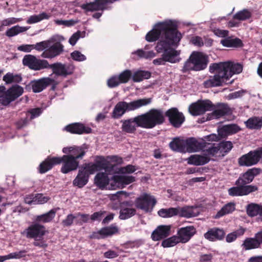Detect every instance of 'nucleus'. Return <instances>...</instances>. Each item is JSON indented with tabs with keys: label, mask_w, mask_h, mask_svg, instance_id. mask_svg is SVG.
I'll return each mask as SVG.
<instances>
[{
	"label": "nucleus",
	"mask_w": 262,
	"mask_h": 262,
	"mask_svg": "<svg viewBox=\"0 0 262 262\" xmlns=\"http://www.w3.org/2000/svg\"><path fill=\"white\" fill-rule=\"evenodd\" d=\"M245 123L249 128L258 129L262 126V119L256 117H251Z\"/></svg>",
	"instance_id": "obj_42"
},
{
	"label": "nucleus",
	"mask_w": 262,
	"mask_h": 262,
	"mask_svg": "<svg viewBox=\"0 0 262 262\" xmlns=\"http://www.w3.org/2000/svg\"><path fill=\"white\" fill-rule=\"evenodd\" d=\"M235 184L236 186L231 187L228 189V193L231 196L245 195L257 189V187L253 185L245 186L236 183Z\"/></svg>",
	"instance_id": "obj_18"
},
{
	"label": "nucleus",
	"mask_w": 262,
	"mask_h": 262,
	"mask_svg": "<svg viewBox=\"0 0 262 262\" xmlns=\"http://www.w3.org/2000/svg\"><path fill=\"white\" fill-rule=\"evenodd\" d=\"M22 20V18L9 17L3 20L1 24L2 26H9Z\"/></svg>",
	"instance_id": "obj_56"
},
{
	"label": "nucleus",
	"mask_w": 262,
	"mask_h": 262,
	"mask_svg": "<svg viewBox=\"0 0 262 262\" xmlns=\"http://www.w3.org/2000/svg\"><path fill=\"white\" fill-rule=\"evenodd\" d=\"M85 32L78 31L74 33L69 40V43L72 46H74L80 38L84 37Z\"/></svg>",
	"instance_id": "obj_54"
},
{
	"label": "nucleus",
	"mask_w": 262,
	"mask_h": 262,
	"mask_svg": "<svg viewBox=\"0 0 262 262\" xmlns=\"http://www.w3.org/2000/svg\"><path fill=\"white\" fill-rule=\"evenodd\" d=\"M247 212L248 214L251 216H256L257 214L262 216V206L251 204L248 206Z\"/></svg>",
	"instance_id": "obj_45"
},
{
	"label": "nucleus",
	"mask_w": 262,
	"mask_h": 262,
	"mask_svg": "<svg viewBox=\"0 0 262 262\" xmlns=\"http://www.w3.org/2000/svg\"><path fill=\"white\" fill-rule=\"evenodd\" d=\"M47 233L48 231L45 226L35 220L22 232V234L27 238L34 239L33 243L34 246L42 248H45L48 246L46 241L43 239V237Z\"/></svg>",
	"instance_id": "obj_5"
},
{
	"label": "nucleus",
	"mask_w": 262,
	"mask_h": 262,
	"mask_svg": "<svg viewBox=\"0 0 262 262\" xmlns=\"http://www.w3.org/2000/svg\"><path fill=\"white\" fill-rule=\"evenodd\" d=\"M221 43L223 46L226 47H240L243 45L241 39L235 38H227L221 40Z\"/></svg>",
	"instance_id": "obj_41"
},
{
	"label": "nucleus",
	"mask_w": 262,
	"mask_h": 262,
	"mask_svg": "<svg viewBox=\"0 0 262 262\" xmlns=\"http://www.w3.org/2000/svg\"><path fill=\"white\" fill-rule=\"evenodd\" d=\"M151 74L147 71L139 70L135 72L133 75V80L135 82H140L144 79H147L150 77Z\"/></svg>",
	"instance_id": "obj_44"
},
{
	"label": "nucleus",
	"mask_w": 262,
	"mask_h": 262,
	"mask_svg": "<svg viewBox=\"0 0 262 262\" xmlns=\"http://www.w3.org/2000/svg\"><path fill=\"white\" fill-rule=\"evenodd\" d=\"M107 83L109 88H112L118 86L121 82L118 76H114L107 80Z\"/></svg>",
	"instance_id": "obj_59"
},
{
	"label": "nucleus",
	"mask_w": 262,
	"mask_h": 262,
	"mask_svg": "<svg viewBox=\"0 0 262 262\" xmlns=\"http://www.w3.org/2000/svg\"><path fill=\"white\" fill-rule=\"evenodd\" d=\"M65 38L60 35H55L48 39L49 44L42 53L41 56L46 58H52L60 55L63 51V46L61 42Z\"/></svg>",
	"instance_id": "obj_8"
},
{
	"label": "nucleus",
	"mask_w": 262,
	"mask_h": 262,
	"mask_svg": "<svg viewBox=\"0 0 262 262\" xmlns=\"http://www.w3.org/2000/svg\"><path fill=\"white\" fill-rule=\"evenodd\" d=\"M208 56L200 52H193L185 62L182 71L185 73L190 71H201L207 67Z\"/></svg>",
	"instance_id": "obj_7"
},
{
	"label": "nucleus",
	"mask_w": 262,
	"mask_h": 262,
	"mask_svg": "<svg viewBox=\"0 0 262 262\" xmlns=\"http://www.w3.org/2000/svg\"><path fill=\"white\" fill-rule=\"evenodd\" d=\"M260 243L261 242L256 237V238H247L244 241L242 246L246 250H248L258 248Z\"/></svg>",
	"instance_id": "obj_39"
},
{
	"label": "nucleus",
	"mask_w": 262,
	"mask_h": 262,
	"mask_svg": "<svg viewBox=\"0 0 262 262\" xmlns=\"http://www.w3.org/2000/svg\"><path fill=\"white\" fill-rule=\"evenodd\" d=\"M30 27H23L18 25L14 26L8 29L5 32V34L9 37H12L19 33L27 31Z\"/></svg>",
	"instance_id": "obj_37"
},
{
	"label": "nucleus",
	"mask_w": 262,
	"mask_h": 262,
	"mask_svg": "<svg viewBox=\"0 0 262 262\" xmlns=\"http://www.w3.org/2000/svg\"><path fill=\"white\" fill-rule=\"evenodd\" d=\"M156 203L157 201L154 196L146 193L137 198L135 202L136 207L145 212H151Z\"/></svg>",
	"instance_id": "obj_10"
},
{
	"label": "nucleus",
	"mask_w": 262,
	"mask_h": 262,
	"mask_svg": "<svg viewBox=\"0 0 262 262\" xmlns=\"http://www.w3.org/2000/svg\"><path fill=\"white\" fill-rule=\"evenodd\" d=\"M225 235L224 230L219 228H211L204 235L206 239L211 242L221 241L224 238Z\"/></svg>",
	"instance_id": "obj_24"
},
{
	"label": "nucleus",
	"mask_w": 262,
	"mask_h": 262,
	"mask_svg": "<svg viewBox=\"0 0 262 262\" xmlns=\"http://www.w3.org/2000/svg\"><path fill=\"white\" fill-rule=\"evenodd\" d=\"M54 162V163L58 164L62 163L61 172L63 173H68L70 171L76 170L79 164L78 160L66 155L61 157H56Z\"/></svg>",
	"instance_id": "obj_11"
},
{
	"label": "nucleus",
	"mask_w": 262,
	"mask_h": 262,
	"mask_svg": "<svg viewBox=\"0 0 262 262\" xmlns=\"http://www.w3.org/2000/svg\"><path fill=\"white\" fill-rule=\"evenodd\" d=\"M164 113L161 110L151 109L148 112L134 118L122 120V129L127 133H134L137 127L152 128L164 121Z\"/></svg>",
	"instance_id": "obj_3"
},
{
	"label": "nucleus",
	"mask_w": 262,
	"mask_h": 262,
	"mask_svg": "<svg viewBox=\"0 0 262 262\" xmlns=\"http://www.w3.org/2000/svg\"><path fill=\"white\" fill-rule=\"evenodd\" d=\"M123 204L125 205L126 207H122L120 211L119 218L121 220H126L134 215L136 211L135 209L132 207H129L130 205L128 202L124 203Z\"/></svg>",
	"instance_id": "obj_33"
},
{
	"label": "nucleus",
	"mask_w": 262,
	"mask_h": 262,
	"mask_svg": "<svg viewBox=\"0 0 262 262\" xmlns=\"http://www.w3.org/2000/svg\"><path fill=\"white\" fill-rule=\"evenodd\" d=\"M235 209V205L234 203H229L224 205L222 209L217 212L215 216V219L220 218L225 215L232 213Z\"/></svg>",
	"instance_id": "obj_40"
},
{
	"label": "nucleus",
	"mask_w": 262,
	"mask_h": 262,
	"mask_svg": "<svg viewBox=\"0 0 262 262\" xmlns=\"http://www.w3.org/2000/svg\"><path fill=\"white\" fill-rule=\"evenodd\" d=\"M179 243L180 242L177 235H173L163 240L161 245L164 248H169L173 247Z\"/></svg>",
	"instance_id": "obj_48"
},
{
	"label": "nucleus",
	"mask_w": 262,
	"mask_h": 262,
	"mask_svg": "<svg viewBox=\"0 0 262 262\" xmlns=\"http://www.w3.org/2000/svg\"><path fill=\"white\" fill-rule=\"evenodd\" d=\"M169 147L173 151L184 152L185 139L176 138L170 142Z\"/></svg>",
	"instance_id": "obj_34"
},
{
	"label": "nucleus",
	"mask_w": 262,
	"mask_h": 262,
	"mask_svg": "<svg viewBox=\"0 0 262 262\" xmlns=\"http://www.w3.org/2000/svg\"><path fill=\"white\" fill-rule=\"evenodd\" d=\"M76 218V216H74L72 214H69L66 219L62 221V224L64 226H71L73 223L74 220Z\"/></svg>",
	"instance_id": "obj_64"
},
{
	"label": "nucleus",
	"mask_w": 262,
	"mask_h": 262,
	"mask_svg": "<svg viewBox=\"0 0 262 262\" xmlns=\"http://www.w3.org/2000/svg\"><path fill=\"white\" fill-rule=\"evenodd\" d=\"M187 163L189 165L195 166L203 165L210 161L209 157L205 153L203 155H193L186 159Z\"/></svg>",
	"instance_id": "obj_28"
},
{
	"label": "nucleus",
	"mask_w": 262,
	"mask_h": 262,
	"mask_svg": "<svg viewBox=\"0 0 262 262\" xmlns=\"http://www.w3.org/2000/svg\"><path fill=\"white\" fill-rule=\"evenodd\" d=\"M170 123L175 127H179L185 120V117L182 113L176 108H171L165 113Z\"/></svg>",
	"instance_id": "obj_19"
},
{
	"label": "nucleus",
	"mask_w": 262,
	"mask_h": 262,
	"mask_svg": "<svg viewBox=\"0 0 262 262\" xmlns=\"http://www.w3.org/2000/svg\"><path fill=\"white\" fill-rule=\"evenodd\" d=\"M112 181L114 183L116 187H119L128 185L135 181V178L126 173H121L119 175L114 176Z\"/></svg>",
	"instance_id": "obj_25"
},
{
	"label": "nucleus",
	"mask_w": 262,
	"mask_h": 262,
	"mask_svg": "<svg viewBox=\"0 0 262 262\" xmlns=\"http://www.w3.org/2000/svg\"><path fill=\"white\" fill-rule=\"evenodd\" d=\"M244 232V229H239L236 231L228 234L226 237V241L227 243L233 242L237 238V237L243 235Z\"/></svg>",
	"instance_id": "obj_52"
},
{
	"label": "nucleus",
	"mask_w": 262,
	"mask_h": 262,
	"mask_svg": "<svg viewBox=\"0 0 262 262\" xmlns=\"http://www.w3.org/2000/svg\"><path fill=\"white\" fill-rule=\"evenodd\" d=\"M170 225H160L152 232L151 237L153 241H158L167 237L170 233Z\"/></svg>",
	"instance_id": "obj_23"
},
{
	"label": "nucleus",
	"mask_w": 262,
	"mask_h": 262,
	"mask_svg": "<svg viewBox=\"0 0 262 262\" xmlns=\"http://www.w3.org/2000/svg\"><path fill=\"white\" fill-rule=\"evenodd\" d=\"M218 145L220 150V154L222 156H224L225 154L229 151L232 148V143L230 141H223Z\"/></svg>",
	"instance_id": "obj_51"
},
{
	"label": "nucleus",
	"mask_w": 262,
	"mask_h": 262,
	"mask_svg": "<svg viewBox=\"0 0 262 262\" xmlns=\"http://www.w3.org/2000/svg\"><path fill=\"white\" fill-rule=\"evenodd\" d=\"M257 163V157L254 151H250L238 159L239 165L243 166H251L256 164Z\"/></svg>",
	"instance_id": "obj_27"
},
{
	"label": "nucleus",
	"mask_w": 262,
	"mask_h": 262,
	"mask_svg": "<svg viewBox=\"0 0 262 262\" xmlns=\"http://www.w3.org/2000/svg\"><path fill=\"white\" fill-rule=\"evenodd\" d=\"M206 142L203 140H198L195 138L185 139L184 152H194L202 150L205 147Z\"/></svg>",
	"instance_id": "obj_15"
},
{
	"label": "nucleus",
	"mask_w": 262,
	"mask_h": 262,
	"mask_svg": "<svg viewBox=\"0 0 262 262\" xmlns=\"http://www.w3.org/2000/svg\"><path fill=\"white\" fill-rule=\"evenodd\" d=\"M71 57L76 61H82L86 59V57L78 51H75L71 54Z\"/></svg>",
	"instance_id": "obj_60"
},
{
	"label": "nucleus",
	"mask_w": 262,
	"mask_h": 262,
	"mask_svg": "<svg viewBox=\"0 0 262 262\" xmlns=\"http://www.w3.org/2000/svg\"><path fill=\"white\" fill-rule=\"evenodd\" d=\"M132 72L129 70H126L121 73L118 76L121 83H124L128 82L132 76Z\"/></svg>",
	"instance_id": "obj_55"
},
{
	"label": "nucleus",
	"mask_w": 262,
	"mask_h": 262,
	"mask_svg": "<svg viewBox=\"0 0 262 262\" xmlns=\"http://www.w3.org/2000/svg\"><path fill=\"white\" fill-rule=\"evenodd\" d=\"M258 173V169L254 168L249 169L236 180V184L248 186L247 184L251 183L253 181L254 176Z\"/></svg>",
	"instance_id": "obj_26"
},
{
	"label": "nucleus",
	"mask_w": 262,
	"mask_h": 262,
	"mask_svg": "<svg viewBox=\"0 0 262 262\" xmlns=\"http://www.w3.org/2000/svg\"><path fill=\"white\" fill-rule=\"evenodd\" d=\"M55 23L58 25H64L66 26L70 27L73 26L76 23H77L78 21L72 19L69 20L57 19L55 20Z\"/></svg>",
	"instance_id": "obj_62"
},
{
	"label": "nucleus",
	"mask_w": 262,
	"mask_h": 262,
	"mask_svg": "<svg viewBox=\"0 0 262 262\" xmlns=\"http://www.w3.org/2000/svg\"><path fill=\"white\" fill-rule=\"evenodd\" d=\"M27 256H30V254H27V251L23 250L10 253L7 255V257L8 260L11 259L25 258Z\"/></svg>",
	"instance_id": "obj_49"
},
{
	"label": "nucleus",
	"mask_w": 262,
	"mask_h": 262,
	"mask_svg": "<svg viewBox=\"0 0 262 262\" xmlns=\"http://www.w3.org/2000/svg\"><path fill=\"white\" fill-rule=\"evenodd\" d=\"M190 42L192 44L201 47L204 45L203 40L201 37L195 36L191 37Z\"/></svg>",
	"instance_id": "obj_63"
},
{
	"label": "nucleus",
	"mask_w": 262,
	"mask_h": 262,
	"mask_svg": "<svg viewBox=\"0 0 262 262\" xmlns=\"http://www.w3.org/2000/svg\"><path fill=\"white\" fill-rule=\"evenodd\" d=\"M118 159L117 156L108 157L106 159L100 157L96 160L95 163L85 164L79 170L77 176L73 180V185L79 188L83 187L88 182L89 175L96 171L104 169L105 171L110 172L112 171L113 166L110 163L109 159L118 162Z\"/></svg>",
	"instance_id": "obj_4"
},
{
	"label": "nucleus",
	"mask_w": 262,
	"mask_h": 262,
	"mask_svg": "<svg viewBox=\"0 0 262 262\" xmlns=\"http://www.w3.org/2000/svg\"><path fill=\"white\" fill-rule=\"evenodd\" d=\"M58 82L55 79L51 77H45L37 80L31 81L30 85L34 93H39L49 85H57Z\"/></svg>",
	"instance_id": "obj_17"
},
{
	"label": "nucleus",
	"mask_w": 262,
	"mask_h": 262,
	"mask_svg": "<svg viewBox=\"0 0 262 262\" xmlns=\"http://www.w3.org/2000/svg\"><path fill=\"white\" fill-rule=\"evenodd\" d=\"M195 233V228L193 226H189L179 229L177 231V236L180 243H186Z\"/></svg>",
	"instance_id": "obj_20"
},
{
	"label": "nucleus",
	"mask_w": 262,
	"mask_h": 262,
	"mask_svg": "<svg viewBox=\"0 0 262 262\" xmlns=\"http://www.w3.org/2000/svg\"><path fill=\"white\" fill-rule=\"evenodd\" d=\"M240 130V128L236 124H229L222 126L218 129L219 135L221 137L235 134Z\"/></svg>",
	"instance_id": "obj_32"
},
{
	"label": "nucleus",
	"mask_w": 262,
	"mask_h": 262,
	"mask_svg": "<svg viewBox=\"0 0 262 262\" xmlns=\"http://www.w3.org/2000/svg\"><path fill=\"white\" fill-rule=\"evenodd\" d=\"M23 93V88L18 85H13L7 90L5 86L0 85V104L8 105Z\"/></svg>",
	"instance_id": "obj_9"
},
{
	"label": "nucleus",
	"mask_w": 262,
	"mask_h": 262,
	"mask_svg": "<svg viewBox=\"0 0 262 262\" xmlns=\"http://www.w3.org/2000/svg\"><path fill=\"white\" fill-rule=\"evenodd\" d=\"M158 215L163 218H169L177 215V207L162 208L158 212Z\"/></svg>",
	"instance_id": "obj_46"
},
{
	"label": "nucleus",
	"mask_w": 262,
	"mask_h": 262,
	"mask_svg": "<svg viewBox=\"0 0 262 262\" xmlns=\"http://www.w3.org/2000/svg\"><path fill=\"white\" fill-rule=\"evenodd\" d=\"M136 55L138 58L151 59L156 56V54L153 51H145L142 49L138 50L132 53Z\"/></svg>",
	"instance_id": "obj_47"
},
{
	"label": "nucleus",
	"mask_w": 262,
	"mask_h": 262,
	"mask_svg": "<svg viewBox=\"0 0 262 262\" xmlns=\"http://www.w3.org/2000/svg\"><path fill=\"white\" fill-rule=\"evenodd\" d=\"M3 80L6 84H9L20 82L22 77L20 74L8 72L3 76Z\"/></svg>",
	"instance_id": "obj_36"
},
{
	"label": "nucleus",
	"mask_w": 262,
	"mask_h": 262,
	"mask_svg": "<svg viewBox=\"0 0 262 262\" xmlns=\"http://www.w3.org/2000/svg\"><path fill=\"white\" fill-rule=\"evenodd\" d=\"M229 107L224 104H219L211 114H209L208 119H219L228 113Z\"/></svg>",
	"instance_id": "obj_31"
},
{
	"label": "nucleus",
	"mask_w": 262,
	"mask_h": 262,
	"mask_svg": "<svg viewBox=\"0 0 262 262\" xmlns=\"http://www.w3.org/2000/svg\"><path fill=\"white\" fill-rule=\"evenodd\" d=\"M62 151L66 155L71 156L77 160L82 159L85 154V149L83 147L77 146L63 147Z\"/></svg>",
	"instance_id": "obj_22"
},
{
	"label": "nucleus",
	"mask_w": 262,
	"mask_h": 262,
	"mask_svg": "<svg viewBox=\"0 0 262 262\" xmlns=\"http://www.w3.org/2000/svg\"><path fill=\"white\" fill-rule=\"evenodd\" d=\"M181 38V34L177 31L175 22L170 19L155 24L145 36L148 42L159 39L156 50L158 53L163 52L165 60L171 63H178L182 60L181 51L169 48L177 46Z\"/></svg>",
	"instance_id": "obj_1"
},
{
	"label": "nucleus",
	"mask_w": 262,
	"mask_h": 262,
	"mask_svg": "<svg viewBox=\"0 0 262 262\" xmlns=\"http://www.w3.org/2000/svg\"><path fill=\"white\" fill-rule=\"evenodd\" d=\"M56 157H48L43 162L40 163L39 167V171L43 173L51 169L53 166L58 164L54 163L55 159Z\"/></svg>",
	"instance_id": "obj_35"
},
{
	"label": "nucleus",
	"mask_w": 262,
	"mask_h": 262,
	"mask_svg": "<svg viewBox=\"0 0 262 262\" xmlns=\"http://www.w3.org/2000/svg\"><path fill=\"white\" fill-rule=\"evenodd\" d=\"M242 71L243 66L239 63L231 61L212 63L209 66V71L215 74L205 80L204 85L205 88L223 85L227 83V81L233 75L239 74Z\"/></svg>",
	"instance_id": "obj_2"
},
{
	"label": "nucleus",
	"mask_w": 262,
	"mask_h": 262,
	"mask_svg": "<svg viewBox=\"0 0 262 262\" xmlns=\"http://www.w3.org/2000/svg\"><path fill=\"white\" fill-rule=\"evenodd\" d=\"M65 129L69 132L74 134H82L90 133L92 129L89 127H85L80 123H74L65 127Z\"/></svg>",
	"instance_id": "obj_29"
},
{
	"label": "nucleus",
	"mask_w": 262,
	"mask_h": 262,
	"mask_svg": "<svg viewBox=\"0 0 262 262\" xmlns=\"http://www.w3.org/2000/svg\"><path fill=\"white\" fill-rule=\"evenodd\" d=\"M152 102L151 98H144L135 100L130 102L120 101L116 104L112 112V117L119 118L126 112L133 111L141 107L148 105Z\"/></svg>",
	"instance_id": "obj_6"
},
{
	"label": "nucleus",
	"mask_w": 262,
	"mask_h": 262,
	"mask_svg": "<svg viewBox=\"0 0 262 262\" xmlns=\"http://www.w3.org/2000/svg\"><path fill=\"white\" fill-rule=\"evenodd\" d=\"M205 154H206L209 158L210 156H214L217 155H221L219 145L209 147L205 151Z\"/></svg>",
	"instance_id": "obj_57"
},
{
	"label": "nucleus",
	"mask_w": 262,
	"mask_h": 262,
	"mask_svg": "<svg viewBox=\"0 0 262 262\" xmlns=\"http://www.w3.org/2000/svg\"><path fill=\"white\" fill-rule=\"evenodd\" d=\"M102 6L98 2L91 3L86 4H83L81 8L87 11H94L100 9Z\"/></svg>",
	"instance_id": "obj_53"
},
{
	"label": "nucleus",
	"mask_w": 262,
	"mask_h": 262,
	"mask_svg": "<svg viewBox=\"0 0 262 262\" xmlns=\"http://www.w3.org/2000/svg\"><path fill=\"white\" fill-rule=\"evenodd\" d=\"M189 112L193 116H199L207 111L214 110V106L208 100L198 101L189 106Z\"/></svg>",
	"instance_id": "obj_12"
},
{
	"label": "nucleus",
	"mask_w": 262,
	"mask_h": 262,
	"mask_svg": "<svg viewBox=\"0 0 262 262\" xmlns=\"http://www.w3.org/2000/svg\"><path fill=\"white\" fill-rule=\"evenodd\" d=\"M251 16V12L250 11L244 9L237 12L233 18L239 20H245L250 18Z\"/></svg>",
	"instance_id": "obj_50"
},
{
	"label": "nucleus",
	"mask_w": 262,
	"mask_h": 262,
	"mask_svg": "<svg viewBox=\"0 0 262 262\" xmlns=\"http://www.w3.org/2000/svg\"><path fill=\"white\" fill-rule=\"evenodd\" d=\"M47 68L51 69L53 73L57 76L66 77L73 73L74 67L70 64H63L56 62L52 64H49Z\"/></svg>",
	"instance_id": "obj_16"
},
{
	"label": "nucleus",
	"mask_w": 262,
	"mask_h": 262,
	"mask_svg": "<svg viewBox=\"0 0 262 262\" xmlns=\"http://www.w3.org/2000/svg\"><path fill=\"white\" fill-rule=\"evenodd\" d=\"M55 213V211L52 209L46 213L36 216L35 221L40 224L49 223L54 218Z\"/></svg>",
	"instance_id": "obj_38"
},
{
	"label": "nucleus",
	"mask_w": 262,
	"mask_h": 262,
	"mask_svg": "<svg viewBox=\"0 0 262 262\" xmlns=\"http://www.w3.org/2000/svg\"><path fill=\"white\" fill-rule=\"evenodd\" d=\"M177 215L180 217L190 218L198 215L200 213L199 209L196 206H185L182 207H177Z\"/></svg>",
	"instance_id": "obj_21"
},
{
	"label": "nucleus",
	"mask_w": 262,
	"mask_h": 262,
	"mask_svg": "<svg viewBox=\"0 0 262 262\" xmlns=\"http://www.w3.org/2000/svg\"><path fill=\"white\" fill-rule=\"evenodd\" d=\"M51 17V14L46 12H42L38 15L30 16L27 20L28 24H32L39 22L43 19H48Z\"/></svg>",
	"instance_id": "obj_43"
},
{
	"label": "nucleus",
	"mask_w": 262,
	"mask_h": 262,
	"mask_svg": "<svg viewBox=\"0 0 262 262\" xmlns=\"http://www.w3.org/2000/svg\"><path fill=\"white\" fill-rule=\"evenodd\" d=\"M23 64L34 70H39L47 68L49 63L46 60L37 59L32 55H26L23 59Z\"/></svg>",
	"instance_id": "obj_13"
},
{
	"label": "nucleus",
	"mask_w": 262,
	"mask_h": 262,
	"mask_svg": "<svg viewBox=\"0 0 262 262\" xmlns=\"http://www.w3.org/2000/svg\"><path fill=\"white\" fill-rule=\"evenodd\" d=\"M110 163L113 165V168H114V165L111 162ZM113 170L114 169H113L112 171L110 172L105 171V172H99L97 173L95 177V184L101 189H115L114 183L112 181V179L110 180L107 176V174L112 172Z\"/></svg>",
	"instance_id": "obj_14"
},
{
	"label": "nucleus",
	"mask_w": 262,
	"mask_h": 262,
	"mask_svg": "<svg viewBox=\"0 0 262 262\" xmlns=\"http://www.w3.org/2000/svg\"><path fill=\"white\" fill-rule=\"evenodd\" d=\"M118 229L116 226H111L109 227L103 228L97 232H94L93 234V237L96 238H104L107 236H110L117 233Z\"/></svg>",
	"instance_id": "obj_30"
},
{
	"label": "nucleus",
	"mask_w": 262,
	"mask_h": 262,
	"mask_svg": "<svg viewBox=\"0 0 262 262\" xmlns=\"http://www.w3.org/2000/svg\"><path fill=\"white\" fill-rule=\"evenodd\" d=\"M48 44V40L38 42L35 45H33V49L38 51H44L46 49Z\"/></svg>",
	"instance_id": "obj_61"
},
{
	"label": "nucleus",
	"mask_w": 262,
	"mask_h": 262,
	"mask_svg": "<svg viewBox=\"0 0 262 262\" xmlns=\"http://www.w3.org/2000/svg\"><path fill=\"white\" fill-rule=\"evenodd\" d=\"M50 198L48 196H44L42 194H36L34 200V205L42 204L47 203Z\"/></svg>",
	"instance_id": "obj_58"
}]
</instances>
